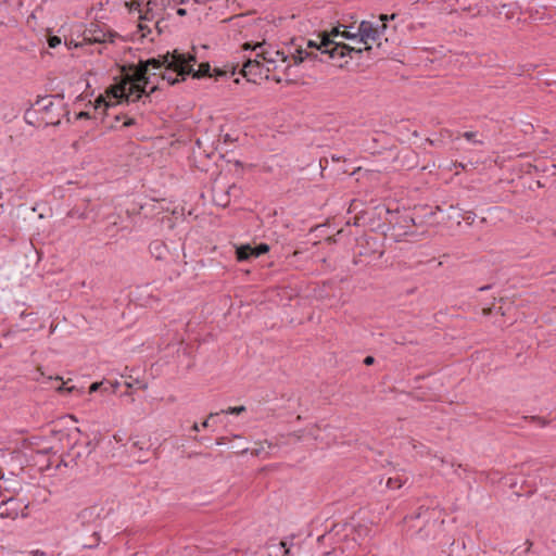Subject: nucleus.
Here are the masks:
<instances>
[{
  "mask_svg": "<svg viewBox=\"0 0 556 556\" xmlns=\"http://www.w3.org/2000/svg\"><path fill=\"white\" fill-rule=\"evenodd\" d=\"M193 63H195L193 54L174 50L159 58L140 61L138 65H129L127 68L124 66L125 77L106 91L105 105L135 103L143 96L149 98L150 93L157 89V86H152L150 92H146L151 77L157 74L156 71H160L161 79L172 86L179 81V76L184 80L187 75H190Z\"/></svg>",
  "mask_w": 556,
  "mask_h": 556,
  "instance_id": "1",
  "label": "nucleus"
},
{
  "mask_svg": "<svg viewBox=\"0 0 556 556\" xmlns=\"http://www.w3.org/2000/svg\"><path fill=\"white\" fill-rule=\"evenodd\" d=\"M65 43L68 47V49H72V48H84L85 46H87V42L85 41V38L83 39L81 42H75V41L71 40L70 42H65Z\"/></svg>",
  "mask_w": 556,
  "mask_h": 556,
  "instance_id": "25",
  "label": "nucleus"
},
{
  "mask_svg": "<svg viewBox=\"0 0 556 556\" xmlns=\"http://www.w3.org/2000/svg\"><path fill=\"white\" fill-rule=\"evenodd\" d=\"M321 54L328 55L329 59H342L352 52L361 53L363 48L351 47L345 43L334 42L330 35L324 33L321 37Z\"/></svg>",
  "mask_w": 556,
  "mask_h": 556,
  "instance_id": "3",
  "label": "nucleus"
},
{
  "mask_svg": "<svg viewBox=\"0 0 556 556\" xmlns=\"http://www.w3.org/2000/svg\"><path fill=\"white\" fill-rule=\"evenodd\" d=\"M115 34L104 33L102 29L98 28V26L91 27L84 33L85 41L87 45L91 43H104V42H113V38Z\"/></svg>",
  "mask_w": 556,
  "mask_h": 556,
  "instance_id": "7",
  "label": "nucleus"
},
{
  "mask_svg": "<svg viewBox=\"0 0 556 556\" xmlns=\"http://www.w3.org/2000/svg\"><path fill=\"white\" fill-rule=\"evenodd\" d=\"M236 254L238 261H248L253 257L252 247L250 244L241 245L237 248Z\"/></svg>",
  "mask_w": 556,
  "mask_h": 556,
  "instance_id": "12",
  "label": "nucleus"
},
{
  "mask_svg": "<svg viewBox=\"0 0 556 556\" xmlns=\"http://www.w3.org/2000/svg\"><path fill=\"white\" fill-rule=\"evenodd\" d=\"M162 0H149L146 3V8L142 10L139 15L140 21L153 22L157 18V13L155 12V8L159 5V2Z\"/></svg>",
  "mask_w": 556,
  "mask_h": 556,
  "instance_id": "9",
  "label": "nucleus"
},
{
  "mask_svg": "<svg viewBox=\"0 0 556 556\" xmlns=\"http://www.w3.org/2000/svg\"><path fill=\"white\" fill-rule=\"evenodd\" d=\"M143 22L144 21H140V23L138 24V29L141 33L142 38L147 37V35L151 33V28Z\"/></svg>",
  "mask_w": 556,
  "mask_h": 556,
  "instance_id": "21",
  "label": "nucleus"
},
{
  "mask_svg": "<svg viewBox=\"0 0 556 556\" xmlns=\"http://www.w3.org/2000/svg\"><path fill=\"white\" fill-rule=\"evenodd\" d=\"M244 48H245V49H250L251 47H250V45H249V43H245V45H244Z\"/></svg>",
  "mask_w": 556,
  "mask_h": 556,
  "instance_id": "43",
  "label": "nucleus"
},
{
  "mask_svg": "<svg viewBox=\"0 0 556 556\" xmlns=\"http://www.w3.org/2000/svg\"><path fill=\"white\" fill-rule=\"evenodd\" d=\"M490 311H491V308H484V309H483V314H484V315H488V314L490 313Z\"/></svg>",
  "mask_w": 556,
  "mask_h": 556,
  "instance_id": "36",
  "label": "nucleus"
},
{
  "mask_svg": "<svg viewBox=\"0 0 556 556\" xmlns=\"http://www.w3.org/2000/svg\"><path fill=\"white\" fill-rule=\"evenodd\" d=\"M126 5L128 7L129 9V12H138L139 15L141 14L142 12V9H141V3L140 1H137V0H134L131 2H127Z\"/></svg>",
  "mask_w": 556,
  "mask_h": 556,
  "instance_id": "20",
  "label": "nucleus"
},
{
  "mask_svg": "<svg viewBox=\"0 0 556 556\" xmlns=\"http://www.w3.org/2000/svg\"><path fill=\"white\" fill-rule=\"evenodd\" d=\"M476 136H477V132H475V131H466V132L463 134V137L465 139H467L468 141H472V142L478 143V144H483L482 141L475 140Z\"/></svg>",
  "mask_w": 556,
  "mask_h": 556,
  "instance_id": "22",
  "label": "nucleus"
},
{
  "mask_svg": "<svg viewBox=\"0 0 556 556\" xmlns=\"http://www.w3.org/2000/svg\"><path fill=\"white\" fill-rule=\"evenodd\" d=\"M28 505L23 501L10 496L0 503V518L15 520L18 517L27 516Z\"/></svg>",
  "mask_w": 556,
  "mask_h": 556,
  "instance_id": "4",
  "label": "nucleus"
},
{
  "mask_svg": "<svg viewBox=\"0 0 556 556\" xmlns=\"http://www.w3.org/2000/svg\"><path fill=\"white\" fill-rule=\"evenodd\" d=\"M131 125H135V119L134 118H127L125 122H124V126L125 127H129Z\"/></svg>",
  "mask_w": 556,
  "mask_h": 556,
  "instance_id": "31",
  "label": "nucleus"
},
{
  "mask_svg": "<svg viewBox=\"0 0 556 556\" xmlns=\"http://www.w3.org/2000/svg\"><path fill=\"white\" fill-rule=\"evenodd\" d=\"M527 544H528V549H529V548H530V546L532 545V542L527 541Z\"/></svg>",
  "mask_w": 556,
  "mask_h": 556,
  "instance_id": "42",
  "label": "nucleus"
},
{
  "mask_svg": "<svg viewBox=\"0 0 556 556\" xmlns=\"http://www.w3.org/2000/svg\"><path fill=\"white\" fill-rule=\"evenodd\" d=\"M150 252L156 260H163L165 258L167 254V248L166 245L161 241H153L150 244Z\"/></svg>",
  "mask_w": 556,
  "mask_h": 556,
  "instance_id": "11",
  "label": "nucleus"
},
{
  "mask_svg": "<svg viewBox=\"0 0 556 556\" xmlns=\"http://www.w3.org/2000/svg\"><path fill=\"white\" fill-rule=\"evenodd\" d=\"M311 435H312L314 439H316V438H317V435H316L315 431H312V432H311Z\"/></svg>",
  "mask_w": 556,
  "mask_h": 556,
  "instance_id": "40",
  "label": "nucleus"
},
{
  "mask_svg": "<svg viewBox=\"0 0 556 556\" xmlns=\"http://www.w3.org/2000/svg\"><path fill=\"white\" fill-rule=\"evenodd\" d=\"M252 49L256 51V56L263 60L266 78H271L276 83L291 81V68L311 55L302 46L296 47L294 51H291V48L286 51L265 43H256Z\"/></svg>",
  "mask_w": 556,
  "mask_h": 556,
  "instance_id": "2",
  "label": "nucleus"
},
{
  "mask_svg": "<svg viewBox=\"0 0 556 556\" xmlns=\"http://www.w3.org/2000/svg\"><path fill=\"white\" fill-rule=\"evenodd\" d=\"M111 388H112V392L114 393L116 391V389L118 388L119 383L116 381L114 383H110Z\"/></svg>",
  "mask_w": 556,
  "mask_h": 556,
  "instance_id": "32",
  "label": "nucleus"
},
{
  "mask_svg": "<svg viewBox=\"0 0 556 556\" xmlns=\"http://www.w3.org/2000/svg\"><path fill=\"white\" fill-rule=\"evenodd\" d=\"M460 8H462L463 10H468V11H470V10H471V8H470V7H466V5H465V4H463V3L460 4Z\"/></svg>",
  "mask_w": 556,
  "mask_h": 556,
  "instance_id": "34",
  "label": "nucleus"
},
{
  "mask_svg": "<svg viewBox=\"0 0 556 556\" xmlns=\"http://www.w3.org/2000/svg\"><path fill=\"white\" fill-rule=\"evenodd\" d=\"M102 510L103 509L99 506H90V507L83 509L79 513L78 517L84 523L93 522L100 518Z\"/></svg>",
  "mask_w": 556,
  "mask_h": 556,
  "instance_id": "10",
  "label": "nucleus"
},
{
  "mask_svg": "<svg viewBox=\"0 0 556 556\" xmlns=\"http://www.w3.org/2000/svg\"><path fill=\"white\" fill-rule=\"evenodd\" d=\"M103 384H104V382H102V381L91 383V386L89 387V393H93V392L98 391Z\"/></svg>",
  "mask_w": 556,
  "mask_h": 556,
  "instance_id": "26",
  "label": "nucleus"
},
{
  "mask_svg": "<svg viewBox=\"0 0 556 556\" xmlns=\"http://www.w3.org/2000/svg\"><path fill=\"white\" fill-rule=\"evenodd\" d=\"M193 431L198 432L200 431V426L195 422L193 424L192 428H191Z\"/></svg>",
  "mask_w": 556,
  "mask_h": 556,
  "instance_id": "33",
  "label": "nucleus"
},
{
  "mask_svg": "<svg viewBox=\"0 0 556 556\" xmlns=\"http://www.w3.org/2000/svg\"><path fill=\"white\" fill-rule=\"evenodd\" d=\"M498 15H504L506 20L514 18L517 14L520 12V7L518 2L511 1V2H505L501 3L497 8Z\"/></svg>",
  "mask_w": 556,
  "mask_h": 556,
  "instance_id": "8",
  "label": "nucleus"
},
{
  "mask_svg": "<svg viewBox=\"0 0 556 556\" xmlns=\"http://www.w3.org/2000/svg\"><path fill=\"white\" fill-rule=\"evenodd\" d=\"M36 372H37V376H35V378H34V379H35V380H37V381H39V380H40V378L45 376V374H43V371H42V369H41L40 367H38V368L36 369Z\"/></svg>",
  "mask_w": 556,
  "mask_h": 556,
  "instance_id": "30",
  "label": "nucleus"
},
{
  "mask_svg": "<svg viewBox=\"0 0 556 556\" xmlns=\"http://www.w3.org/2000/svg\"><path fill=\"white\" fill-rule=\"evenodd\" d=\"M178 14H180V15L185 14V10L184 9H179L178 10Z\"/></svg>",
  "mask_w": 556,
  "mask_h": 556,
  "instance_id": "39",
  "label": "nucleus"
},
{
  "mask_svg": "<svg viewBox=\"0 0 556 556\" xmlns=\"http://www.w3.org/2000/svg\"><path fill=\"white\" fill-rule=\"evenodd\" d=\"M210 64L208 63H202L200 64L198 71H191L190 74H192V76L194 78H201V77H205L207 75H210Z\"/></svg>",
  "mask_w": 556,
  "mask_h": 556,
  "instance_id": "15",
  "label": "nucleus"
},
{
  "mask_svg": "<svg viewBox=\"0 0 556 556\" xmlns=\"http://www.w3.org/2000/svg\"><path fill=\"white\" fill-rule=\"evenodd\" d=\"M381 31L379 26H375L371 22L363 21L358 26V42L365 45V50H369L371 48L370 43L378 40Z\"/></svg>",
  "mask_w": 556,
  "mask_h": 556,
  "instance_id": "5",
  "label": "nucleus"
},
{
  "mask_svg": "<svg viewBox=\"0 0 556 556\" xmlns=\"http://www.w3.org/2000/svg\"><path fill=\"white\" fill-rule=\"evenodd\" d=\"M94 536H96V541L98 542L99 541L98 534L94 533Z\"/></svg>",
  "mask_w": 556,
  "mask_h": 556,
  "instance_id": "45",
  "label": "nucleus"
},
{
  "mask_svg": "<svg viewBox=\"0 0 556 556\" xmlns=\"http://www.w3.org/2000/svg\"><path fill=\"white\" fill-rule=\"evenodd\" d=\"M48 45L50 48H55L61 45V38L58 36H51L48 39Z\"/></svg>",
  "mask_w": 556,
  "mask_h": 556,
  "instance_id": "23",
  "label": "nucleus"
},
{
  "mask_svg": "<svg viewBox=\"0 0 556 556\" xmlns=\"http://www.w3.org/2000/svg\"><path fill=\"white\" fill-rule=\"evenodd\" d=\"M375 363V358L372 356H366L365 359H364V364L366 366H370Z\"/></svg>",
  "mask_w": 556,
  "mask_h": 556,
  "instance_id": "29",
  "label": "nucleus"
},
{
  "mask_svg": "<svg viewBox=\"0 0 556 556\" xmlns=\"http://www.w3.org/2000/svg\"><path fill=\"white\" fill-rule=\"evenodd\" d=\"M280 546L283 547L285 549L288 548L286 542L283 541L280 542Z\"/></svg>",
  "mask_w": 556,
  "mask_h": 556,
  "instance_id": "35",
  "label": "nucleus"
},
{
  "mask_svg": "<svg viewBox=\"0 0 556 556\" xmlns=\"http://www.w3.org/2000/svg\"><path fill=\"white\" fill-rule=\"evenodd\" d=\"M28 556H48V554L43 551L36 549V551L29 552Z\"/></svg>",
  "mask_w": 556,
  "mask_h": 556,
  "instance_id": "28",
  "label": "nucleus"
},
{
  "mask_svg": "<svg viewBox=\"0 0 556 556\" xmlns=\"http://www.w3.org/2000/svg\"><path fill=\"white\" fill-rule=\"evenodd\" d=\"M321 37H323V34L318 35L319 41L308 40L306 42V48L302 47L303 50H306L308 53H311L309 58L317 56L313 51H309V49H315L316 51H319L321 53V49H320L321 48ZM306 59H308V56Z\"/></svg>",
  "mask_w": 556,
  "mask_h": 556,
  "instance_id": "13",
  "label": "nucleus"
},
{
  "mask_svg": "<svg viewBox=\"0 0 556 556\" xmlns=\"http://www.w3.org/2000/svg\"><path fill=\"white\" fill-rule=\"evenodd\" d=\"M330 37L333 36V37H337L340 35V31L339 29L336 27L331 30V33L329 34ZM341 36L343 38H346V39H355L358 37V31L357 33H352L351 30H344L341 33Z\"/></svg>",
  "mask_w": 556,
  "mask_h": 556,
  "instance_id": "16",
  "label": "nucleus"
},
{
  "mask_svg": "<svg viewBox=\"0 0 556 556\" xmlns=\"http://www.w3.org/2000/svg\"><path fill=\"white\" fill-rule=\"evenodd\" d=\"M215 415H218V413H211V414L208 415L207 419H205V420L202 422V425H200V428H207V427L210 426L208 420H210L213 416H215Z\"/></svg>",
  "mask_w": 556,
  "mask_h": 556,
  "instance_id": "27",
  "label": "nucleus"
},
{
  "mask_svg": "<svg viewBox=\"0 0 556 556\" xmlns=\"http://www.w3.org/2000/svg\"><path fill=\"white\" fill-rule=\"evenodd\" d=\"M269 251V247L265 243H261L260 245L252 248L253 257H258Z\"/></svg>",
  "mask_w": 556,
  "mask_h": 556,
  "instance_id": "17",
  "label": "nucleus"
},
{
  "mask_svg": "<svg viewBox=\"0 0 556 556\" xmlns=\"http://www.w3.org/2000/svg\"><path fill=\"white\" fill-rule=\"evenodd\" d=\"M36 105L39 106L38 110H47L52 105V101L49 97L42 98L36 102Z\"/></svg>",
  "mask_w": 556,
  "mask_h": 556,
  "instance_id": "19",
  "label": "nucleus"
},
{
  "mask_svg": "<svg viewBox=\"0 0 556 556\" xmlns=\"http://www.w3.org/2000/svg\"><path fill=\"white\" fill-rule=\"evenodd\" d=\"M332 160H333V161H340V160H341V157L332 156Z\"/></svg>",
  "mask_w": 556,
  "mask_h": 556,
  "instance_id": "41",
  "label": "nucleus"
},
{
  "mask_svg": "<svg viewBox=\"0 0 556 556\" xmlns=\"http://www.w3.org/2000/svg\"><path fill=\"white\" fill-rule=\"evenodd\" d=\"M406 482V479H403L400 476L391 477L387 481V488L390 490H397L400 489L404 483Z\"/></svg>",
  "mask_w": 556,
  "mask_h": 556,
  "instance_id": "14",
  "label": "nucleus"
},
{
  "mask_svg": "<svg viewBox=\"0 0 556 556\" xmlns=\"http://www.w3.org/2000/svg\"><path fill=\"white\" fill-rule=\"evenodd\" d=\"M535 419H536L538 421H540V424H541L542 426H545V425H546V422H545V421H543V420H541L540 418H535Z\"/></svg>",
  "mask_w": 556,
  "mask_h": 556,
  "instance_id": "37",
  "label": "nucleus"
},
{
  "mask_svg": "<svg viewBox=\"0 0 556 556\" xmlns=\"http://www.w3.org/2000/svg\"><path fill=\"white\" fill-rule=\"evenodd\" d=\"M245 410H247L245 406L241 405V406L228 407L227 409H223L220 413L239 415Z\"/></svg>",
  "mask_w": 556,
  "mask_h": 556,
  "instance_id": "18",
  "label": "nucleus"
},
{
  "mask_svg": "<svg viewBox=\"0 0 556 556\" xmlns=\"http://www.w3.org/2000/svg\"><path fill=\"white\" fill-rule=\"evenodd\" d=\"M264 70L263 60L255 55L254 60L248 59L244 62L241 73L249 81L256 83L257 78L262 77Z\"/></svg>",
  "mask_w": 556,
  "mask_h": 556,
  "instance_id": "6",
  "label": "nucleus"
},
{
  "mask_svg": "<svg viewBox=\"0 0 556 556\" xmlns=\"http://www.w3.org/2000/svg\"><path fill=\"white\" fill-rule=\"evenodd\" d=\"M290 554V548L285 549V556H288Z\"/></svg>",
  "mask_w": 556,
  "mask_h": 556,
  "instance_id": "38",
  "label": "nucleus"
},
{
  "mask_svg": "<svg viewBox=\"0 0 556 556\" xmlns=\"http://www.w3.org/2000/svg\"><path fill=\"white\" fill-rule=\"evenodd\" d=\"M395 16H396L395 14H391V15L381 14L380 21L383 22L382 25L380 26L381 30H384L387 28L386 22L389 20H394Z\"/></svg>",
  "mask_w": 556,
  "mask_h": 556,
  "instance_id": "24",
  "label": "nucleus"
},
{
  "mask_svg": "<svg viewBox=\"0 0 556 556\" xmlns=\"http://www.w3.org/2000/svg\"><path fill=\"white\" fill-rule=\"evenodd\" d=\"M312 430H318V427L317 426H313Z\"/></svg>",
  "mask_w": 556,
  "mask_h": 556,
  "instance_id": "44",
  "label": "nucleus"
}]
</instances>
